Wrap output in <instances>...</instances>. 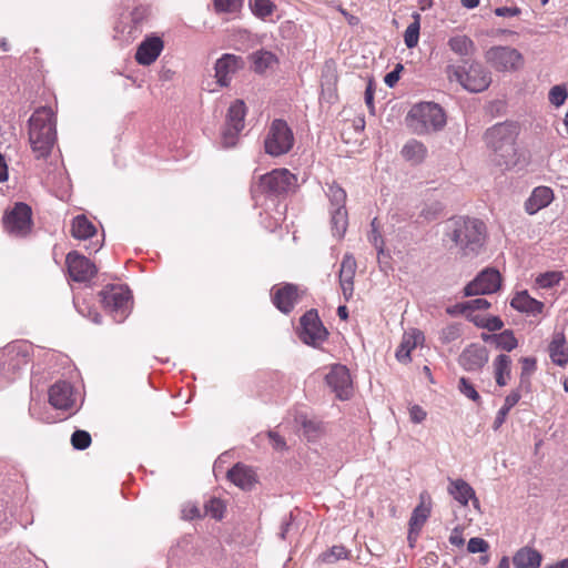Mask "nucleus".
<instances>
[{
	"label": "nucleus",
	"mask_w": 568,
	"mask_h": 568,
	"mask_svg": "<svg viewBox=\"0 0 568 568\" xmlns=\"http://www.w3.org/2000/svg\"><path fill=\"white\" fill-rule=\"evenodd\" d=\"M444 236L454 244L460 255L474 257L484 248L487 229L479 219L455 216L445 222Z\"/></svg>",
	"instance_id": "nucleus-1"
},
{
	"label": "nucleus",
	"mask_w": 568,
	"mask_h": 568,
	"mask_svg": "<svg viewBox=\"0 0 568 568\" xmlns=\"http://www.w3.org/2000/svg\"><path fill=\"white\" fill-rule=\"evenodd\" d=\"M55 139V119L51 108L37 109L29 119V143L36 158H48Z\"/></svg>",
	"instance_id": "nucleus-2"
},
{
	"label": "nucleus",
	"mask_w": 568,
	"mask_h": 568,
	"mask_svg": "<svg viewBox=\"0 0 568 568\" xmlns=\"http://www.w3.org/2000/svg\"><path fill=\"white\" fill-rule=\"evenodd\" d=\"M517 126L513 123H497L485 132V141L494 152L493 161L505 169H511L518 163L515 140Z\"/></svg>",
	"instance_id": "nucleus-3"
},
{
	"label": "nucleus",
	"mask_w": 568,
	"mask_h": 568,
	"mask_svg": "<svg viewBox=\"0 0 568 568\" xmlns=\"http://www.w3.org/2000/svg\"><path fill=\"white\" fill-rule=\"evenodd\" d=\"M406 121L414 133L426 134L442 130L446 124V114L437 103L420 102L410 109Z\"/></svg>",
	"instance_id": "nucleus-4"
},
{
	"label": "nucleus",
	"mask_w": 568,
	"mask_h": 568,
	"mask_svg": "<svg viewBox=\"0 0 568 568\" xmlns=\"http://www.w3.org/2000/svg\"><path fill=\"white\" fill-rule=\"evenodd\" d=\"M446 73L450 81H457L465 90L474 93L485 91L491 83L489 71L475 60L464 65H447Z\"/></svg>",
	"instance_id": "nucleus-5"
},
{
	"label": "nucleus",
	"mask_w": 568,
	"mask_h": 568,
	"mask_svg": "<svg viewBox=\"0 0 568 568\" xmlns=\"http://www.w3.org/2000/svg\"><path fill=\"white\" fill-rule=\"evenodd\" d=\"M296 176L287 169H275L258 178L251 186L252 197L257 201L260 196H281L296 186Z\"/></svg>",
	"instance_id": "nucleus-6"
},
{
	"label": "nucleus",
	"mask_w": 568,
	"mask_h": 568,
	"mask_svg": "<svg viewBox=\"0 0 568 568\" xmlns=\"http://www.w3.org/2000/svg\"><path fill=\"white\" fill-rule=\"evenodd\" d=\"M293 144L294 135L286 121L273 120L264 140L265 152L272 156H280L288 153Z\"/></svg>",
	"instance_id": "nucleus-7"
},
{
	"label": "nucleus",
	"mask_w": 568,
	"mask_h": 568,
	"mask_svg": "<svg viewBox=\"0 0 568 568\" xmlns=\"http://www.w3.org/2000/svg\"><path fill=\"white\" fill-rule=\"evenodd\" d=\"M104 308L113 314L114 321L121 323L128 315L130 291L122 285H110L100 293Z\"/></svg>",
	"instance_id": "nucleus-8"
},
{
	"label": "nucleus",
	"mask_w": 568,
	"mask_h": 568,
	"mask_svg": "<svg viewBox=\"0 0 568 568\" xmlns=\"http://www.w3.org/2000/svg\"><path fill=\"white\" fill-rule=\"evenodd\" d=\"M486 61L499 72H513L524 65L523 54L515 48L496 45L485 53Z\"/></svg>",
	"instance_id": "nucleus-9"
},
{
	"label": "nucleus",
	"mask_w": 568,
	"mask_h": 568,
	"mask_svg": "<svg viewBox=\"0 0 568 568\" xmlns=\"http://www.w3.org/2000/svg\"><path fill=\"white\" fill-rule=\"evenodd\" d=\"M31 207L26 203H17L13 209L3 216L6 231L14 236H24L32 226Z\"/></svg>",
	"instance_id": "nucleus-10"
},
{
	"label": "nucleus",
	"mask_w": 568,
	"mask_h": 568,
	"mask_svg": "<svg viewBox=\"0 0 568 568\" xmlns=\"http://www.w3.org/2000/svg\"><path fill=\"white\" fill-rule=\"evenodd\" d=\"M301 328L298 336L301 341L311 346H317L326 339L327 331L323 326L316 310L307 311L300 320Z\"/></svg>",
	"instance_id": "nucleus-11"
},
{
	"label": "nucleus",
	"mask_w": 568,
	"mask_h": 568,
	"mask_svg": "<svg viewBox=\"0 0 568 568\" xmlns=\"http://www.w3.org/2000/svg\"><path fill=\"white\" fill-rule=\"evenodd\" d=\"M326 385L339 400L348 399L353 394V382L346 366L334 364L325 375Z\"/></svg>",
	"instance_id": "nucleus-12"
},
{
	"label": "nucleus",
	"mask_w": 568,
	"mask_h": 568,
	"mask_svg": "<svg viewBox=\"0 0 568 568\" xmlns=\"http://www.w3.org/2000/svg\"><path fill=\"white\" fill-rule=\"evenodd\" d=\"M500 285L499 272L494 268H486L465 286L464 294L465 296L493 294L499 290Z\"/></svg>",
	"instance_id": "nucleus-13"
},
{
	"label": "nucleus",
	"mask_w": 568,
	"mask_h": 568,
	"mask_svg": "<svg viewBox=\"0 0 568 568\" xmlns=\"http://www.w3.org/2000/svg\"><path fill=\"white\" fill-rule=\"evenodd\" d=\"M65 264L70 277L79 283L90 281L98 272L95 265L89 258L75 251L68 253Z\"/></svg>",
	"instance_id": "nucleus-14"
},
{
	"label": "nucleus",
	"mask_w": 568,
	"mask_h": 568,
	"mask_svg": "<svg viewBox=\"0 0 568 568\" xmlns=\"http://www.w3.org/2000/svg\"><path fill=\"white\" fill-rule=\"evenodd\" d=\"M168 561L171 568H180L186 562L197 561L196 547L194 546L193 537L191 535L181 537L176 544L170 548Z\"/></svg>",
	"instance_id": "nucleus-15"
},
{
	"label": "nucleus",
	"mask_w": 568,
	"mask_h": 568,
	"mask_svg": "<svg viewBox=\"0 0 568 568\" xmlns=\"http://www.w3.org/2000/svg\"><path fill=\"white\" fill-rule=\"evenodd\" d=\"M489 354L485 346L470 344L459 355V365L468 372L480 371L488 362Z\"/></svg>",
	"instance_id": "nucleus-16"
},
{
	"label": "nucleus",
	"mask_w": 568,
	"mask_h": 568,
	"mask_svg": "<svg viewBox=\"0 0 568 568\" xmlns=\"http://www.w3.org/2000/svg\"><path fill=\"white\" fill-rule=\"evenodd\" d=\"M243 67L242 58L225 53L215 62V78L220 87H227L232 77Z\"/></svg>",
	"instance_id": "nucleus-17"
},
{
	"label": "nucleus",
	"mask_w": 568,
	"mask_h": 568,
	"mask_svg": "<svg viewBox=\"0 0 568 568\" xmlns=\"http://www.w3.org/2000/svg\"><path fill=\"white\" fill-rule=\"evenodd\" d=\"M298 300V288L294 284L286 283L281 287L272 288V302L284 314L291 313Z\"/></svg>",
	"instance_id": "nucleus-18"
},
{
	"label": "nucleus",
	"mask_w": 568,
	"mask_h": 568,
	"mask_svg": "<svg viewBox=\"0 0 568 568\" xmlns=\"http://www.w3.org/2000/svg\"><path fill=\"white\" fill-rule=\"evenodd\" d=\"M227 478L242 490L248 491L257 484L256 471L247 465L237 463L227 471Z\"/></svg>",
	"instance_id": "nucleus-19"
},
{
	"label": "nucleus",
	"mask_w": 568,
	"mask_h": 568,
	"mask_svg": "<svg viewBox=\"0 0 568 568\" xmlns=\"http://www.w3.org/2000/svg\"><path fill=\"white\" fill-rule=\"evenodd\" d=\"M49 403L57 409H69L74 403L73 387L70 383L60 381L49 389Z\"/></svg>",
	"instance_id": "nucleus-20"
},
{
	"label": "nucleus",
	"mask_w": 568,
	"mask_h": 568,
	"mask_svg": "<svg viewBox=\"0 0 568 568\" xmlns=\"http://www.w3.org/2000/svg\"><path fill=\"white\" fill-rule=\"evenodd\" d=\"M163 50V41L159 37L146 38L140 43L135 53V60L141 65L153 63Z\"/></svg>",
	"instance_id": "nucleus-21"
},
{
	"label": "nucleus",
	"mask_w": 568,
	"mask_h": 568,
	"mask_svg": "<svg viewBox=\"0 0 568 568\" xmlns=\"http://www.w3.org/2000/svg\"><path fill=\"white\" fill-rule=\"evenodd\" d=\"M447 45L452 52L458 55L464 63L476 52L475 42L466 34H456L448 39Z\"/></svg>",
	"instance_id": "nucleus-22"
},
{
	"label": "nucleus",
	"mask_w": 568,
	"mask_h": 568,
	"mask_svg": "<svg viewBox=\"0 0 568 568\" xmlns=\"http://www.w3.org/2000/svg\"><path fill=\"white\" fill-rule=\"evenodd\" d=\"M554 200V192L548 186L536 187L529 199L525 203V209L528 214H535L539 210L546 207Z\"/></svg>",
	"instance_id": "nucleus-23"
},
{
	"label": "nucleus",
	"mask_w": 568,
	"mask_h": 568,
	"mask_svg": "<svg viewBox=\"0 0 568 568\" xmlns=\"http://www.w3.org/2000/svg\"><path fill=\"white\" fill-rule=\"evenodd\" d=\"M424 341V335L418 329L406 332L396 351V358L400 363H408L410 361V352Z\"/></svg>",
	"instance_id": "nucleus-24"
},
{
	"label": "nucleus",
	"mask_w": 568,
	"mask_h": 568,
	"mask_svg": "<svg viewBox=\"0 0 568 568\" xmlns=\"http://www.w3.org/2000/svg\"><path fill=\"white\" fill-rule=\"evenodd\" d=\"M548 352L554 364L561 367L568 364V346L564 333L554 334Z\"/></svg>",
	"instance_id": "nucleus-25"
},
{
	"label": "nucleus",
	"mask_w": 568,
	"mask_h": 568,
	"mask_svg": "<svg viewBox=\"0 0 568 568\" xmlns=\"http://www.w3.org/2000/svg\"><path fill=\"white\" fill-rule=\"evenodd\" d=\"M510 305L515 310L523 312V313H527L529 315L540 314L544 308V304L541 302L530 297L529 294L527 293V291L517 293L513 297Z\"/></svg>",
	"instance_id": "nucleus-26"
},
{
	"label": "nucleus",
	"mask_w": 568,
	"mask_h": 568,
	"mask_svg": "<svg viewBox=\"0 0 568 568\" xmlns=\"http://www.w3.org/2000/svg\"><path fill=\"white\" fill-rule=\"evenodd\" d=\"M541 559V554L538 550L531 547H523L514 555L513 564L515 568H539Z\"/></svg>",
	"instance_id": "nucleus-27"
},
{
	"label": "nucleus",
	"mask_w": 568,
	"mask_h": 568,
	"mask_svg": "<svg viewBox=\"0 0 568 568\" xmlns=\"http://www.w3.org/2000/svg\"><path fill=\"white\" fill-rule=\"evenodd\" d=\"M246 105L243 100H235L229 108L225 124L231 125L235 131L244 129Z\"/></svg>",
	"instance_id": "nucleus-28"
},
{
	"label": "nucleus",
	"mask_w": 568,
	"mask_h": 568,
	"mask_svg": "<svg viewBox=\"0 0 568 568\" xmlns=\"http://www.w3.org/2000/svg\"><path fill=\"white\" fill-rule=\"evenodd\" d=\"M400 153L406 161L419 164L425 160L427 149L422 142L413 139L403 146Z\"/></svg>",
	"instance_id": "nucleus-29"
},
{
	"label": "nucleus",
	"mask_w": 568,
	"mask_h": 568,
	"mask_svg": "<svg viewBox=\"0 0 568 568\" xmlns=\"http://www.w3.org/2000/svg\"><path fill=\"white\" fill-rule=\"evenodd\" d=\"M432 514V503L422 499V501L413 509L408 527L422 530Z\"/></svg>",
	"instance_id": "nucleus-30"
},
{
	"label": "nucleus",
	"mask_w": 568,
	"mask_h": 568,
	"mask_svg": "<svg viewBox=\"0 0 568 568\" xmlns=\"http://www.w3.org/2000/svg\"><path fill=\"white\" fill-rule=\"evenodd\" d=\"M97 232L95 226L84 216L78 215L72 220L71 234L78 240H87Z\"/></svg>",
	"instance_id": "nucleus-31"
},
{
	"label": "nucleus",
	"mask_w": 568,
	"mask_h": 568,
	"mask_svg": "<svg viewBox=\"0 0 568 568\" xmlns=\"http://www.w3.org/2000/svg\"><path fill=\"white\" fill-rule=\"evenodd\" d=\"M511 358L506 354H500L494 361L495 378L498 386H505L510 378Z\"/></svg>",
	"instance_id": "nucleus-32"
},
{
	"label": "nucleus",
	"mask_w": 568,
	"mask_h": 568,
	"mask_svg": "<svg viewBox=\"0 0 568 568\" xmlns=\"http://www.w3.org/2000/svg\"><path fill=\"white\" fill-rule=\"evenodd\" d=\"M348 215L346 209H331V226L333 235L342 239L347 230Z\"/></svg>",
	"instance_id": "nucleus-33"
},
{
	"label": "nucleus",
	"mask_w": 568,
	"mask_h": 568,
	"mask_svg": "<svg viewBox=\"0 0 568 568\" xmlns=\"http://www.w3.org/2000/svg\"><path fill=\"white\" fill-rule=\"evenodd\" d=\"M521 395L518 389L510 392L506 398L501 408L498 410L495 420L493 423L494 430H497L505 423L509 410L519 402Z\"/></svg>",
	"instance_id": "nucleus-34"
},
{
	"label": "nucleus",
	"mask_w": 568,
	"mask_h": 568,
	"mask_svg": "<svg viewBox=\"0 0 568 568\" xmlns=\"http://www.w3.org/2000/svg\"><path fill=\"white\" fill-rule=\"evenodd\" d=\"M0 362L3 364L1 375L7 381L14 379L17 371L20 368V359L18 354H13L11 351H6L0 355Z\"/></svg>",
	"instance_id": "nucleus-35"
},
{
	"label": "nucleus",
	"mask_w": 568,
	"mask_h": 568,
	"mask_svg": "<svg viewBox=\"0 0 568 568\" xmlns=\"http://www.w3.org/2000/svg\"><path fill=\"white\" fill-rule=\"evenodd\" d=\"M412 18L413 22L406 28L404 33V42L408 49L415 48L418 43L422 20L418 12H413Z\"/></svg>",
	"instance_id": "nucleus-36"
},
{
	"label": "nucleus",
	"mask_w": 568,
	"mask_h": 568,
	"mask_svg": "<svg viewBox=\"0 0 568 568\" xmlns=\"http://www.w3.org/2000/svg\"><path fill=\"white\" fill-rule=\"evenodd\" d=\"M487 338H491V342L496 345L497 348L507 352L513 351L518 345V341L510 329H505L499 334H491V336H487Z\"/></svg>",
	"instance_id": "nucleus-37"
},
{
	"label": "nucleus",
	"mask_w": 568,
	"mask_h": 568,
	"mask_svg": "<svg viewBox=\"0 0 568 568\" xmlns=\"http://www.w3.org/2000/svg\"><path fill=\"white\" fill-rule=\"evenodd\" d=\"M447 491L452 497H476L474 488L460 478L450 480Z\"/></svg>",
	"instance_id": "nucleus-38"
},
{
	"label": "nucleus",
	"mask_w": 568,
	"mask_h": 568,
	"mask_svg": "<svg viewBox=\"0 0 568 568\" xmlns=\"http://www.w3.org/2000/svg\"><path fill=\"white\" fill-rule=\"evenodd\" d=\"M252 59L254 63V70L256 72H264L267 68L276 62L275 54L264 50L253 53Z\"/></svg>",
	"instance_id": "nucleus-39"
},
{
	"label": "nucleus",
	"mask_w": 568,
	"mask_h": 568,
	"mask_svg": "<svg viewBox=\"0 0 568 568\" xmlns=\"http://www.w3.org/2000/svg\"><path fill=\"white\" fill-rule=\"evenodd\" d=\"M327 196L331 202V209H346V192L337 184L328 185Z\"/></svg>",
	"instance_id": "nucleus-40"
},
{
	"label": "nucleus",
	"mask_w": 568,
	"mask_h": 568,
	"mask_svg": "<svg viewBox=\"0 0 568 568\" xmlns=\"http://www.w3.org/2000/svg\"><path fill=\"white\" fill-rule=\"evenodd\" d=\"M225 508L223 499H207L203 505L204 516L220 520L224 516Z\"/></svg>",
	"instance_id": "nucleus-41"
},
{
	"label": "nucleus",
	"mask_w": 568,
	"mask_h": 568,
	"mask_svg": "<svg viewBox=\"0 0 568 568\" xmlns=\"http://www.w3.org/2000/svg\"><path fill=\"white\" fill-rule=\"evenodd\" d=\"M357 263L352 254H345L339 268V280H354L356 274Z\"/></svg>",
	"instance_id": "nucleus-42"
},
{
	"label": "nucleus",
	"mask_w": 568,
	"mask_h": 568,
	"mask_svg": "<svg viewBox=\"0 0 568 568\" xmlns=\"http://www.w3.org/2000/svg\"><path fill=\"white\" fill-rule=\"evenodd\" d=\"M349 551L342 545H335L327 551L323 552L320 558L323 562L334 564L341 559H347Z\"/></svg>",
	"instance_id": "nucleus-43"
},
{
	"label": "nucleus",
	"mask_w": 568,
	"mask_h": 568,
	"mask_svg": "<svg viewBox=\"0 0 568 568\" xmlns=\"http://www.w3.org/2000/svg\"><path fill=\"white\" fill-rule=\"evenodd\" d=\"M250 8L256 17L264 19L273 13L275 6L271 0H250Z\"/></svg>",
	"instance_id": "nucleus-44"
},
{
	"label": "nucleus",
	"mask_w": 568,
	"mask_h": 568,
	"mask_svg": "<svg viewBox=\"0 0 568 568\" xmlns=\"http://www.w3.org/2000/svg\"><path fill=\"white\" fill-rule=\"evenodd\" d=\"M368 240L377 250L378 260H381V257L385 254V250L384 240L378 230V222L376 217L371 222V233L368 235Z\"/></svg>",
	"instance_id": "nucleus-45"
},
{
	"label": "nucleus",
	"mask_w": 568,
	"mask_h": 568,
	"mask_svg": "<svg viewBox=\"0 0 568 568\" xmlns=\"http://www.w3.org/2000/svg\"><path fill=\"white\" fill-rule=\"evenodd\" d=\"M490 306V303L486 298H474L465 303L456 304V308H459L460 313H467L469 311L486 310Z\"/></svg>",
	"instance_id": "nucleus-46"
},
{
	"label": "nucleus",
	"mask_w": 568,
	"mask_h": 568,
	"mask_svg": "<svg viewBox=\"0 0 568 568\" xmlns=\"http://www.w3.org/2000/svg\"><path fill=\"white\" fill-rule=\"evenodd\" d=\"M149 13L145 6H136L130 13L133 26L131 27L129 34H133L138 31V27L144 21Z\"/></svg>",
	"instance_id": "nucleus-47"
},
{
	"label": "nucleus",
	"mask_w": 568,
	"mask_h": 568,
	"mask_svg": "<svg viewBox=\"0 0 568 568\" xmlns=\"http://www.w3.org/2000/svg\"><path fill=\"white\" fill-rule=\"evenodd\" d=\"M241 132L242 131H235L233 126L225 124L222 131V146L225 149L235 146L239 141V135Z\"/></svg>",
	"instance_id": "nucleus-48"
},
{
	"label": "nucleus",
	"mask_w": 568,
	"mask_h": 568,
	"mask_svg": "<svg viewBox=\"0 0 568 568\" xmlns=\"http://www.w3.org/2000/svg\"><path fill=\"white\" fill-rule=\"evenodd\" d=\"M562 278V275L560 272H547L544 274H540L537 277V284L542 288H549L555 285H557Z\"/></svg>",
	"instance_id": "nucleus-49"
},
{
	"label": "nucleus",
	"mask_w": 568,
	"mask_h": 568,
	"mask_svg": "<svg viewBox=\"0 0 568 568\" xmlns=\"http://www.w3.org/2000/svg\"><path fill=\"white\" fill-rule=\"evenodd\" d=\"M71 444L75 449L83 450L91 444V435L85 430H75L71 436Z\"/></svg>",
	"instance_id": "nucleus-50"
},
{
	"label": "nucleus",
	"mask_w": 568,
	"mask_h": 568,
	"mask_svg": "<svg viewBox=\"0 0 568 568\" xmlns=\"http://www.w3.org/2000/svg\"><path fill=\"white\" fill-rule=\"evenodd\" d=\"M549 102L555 106H560L568 98V91L564 85H555L549 91Z\"/></svg>",
	"instance_id": "nucleus-51"
},
{
	"label": "nucleus",
	"mask_w": 568,
	"mask_h": 568,
	"mask_svg": "<svg viewBox=\"0 0 568 568\" xmlns=\"http://www.w3.org/2000/svg\"><path fill=\"white\" fill-rule=\"evenodd\" d=\"M458 390L464 396H466L467 398H469L474 402L480 400V396H479L478 392L475 389L474 385L466 377L459 378Z\"/></svg>",
	"instance_id": "nucleus-52"
},
{
	"label": "nucleus",
	"mask_w": 568,
	"mask_h": 568,
	"mask_svg": "<svg viewBox=\"0 0 568 568\" xmlns=\"http://www.w3.org/2000/svg\"><path fill=\"white\" fill-rule=\"evenodd\" d=\"M442 211H443L442 204L438 202H434L432 204H426L422 209L419 216L423 217L424 220L430 222V221H434L437 217H439V215L442 214Z\"/></svg>",
	"instance_id": "nucleus-53"
},
{
	"label": "nucleus",
	"mask_w": 568,
	"mask_h": 568,
	"mask_svg": "<svg viewBox=\"0 0 568 568\" xmlns=\"http://www.w3.org/2000/svg\"><path fill=\"white\" fill-rule=\"evenodd\" d=\"M242 7V0H214L217 12H236Z\"/></svg>",
	"instance_id": "nucleus-54"
},
{
	"label": "nucleus",
	"mask_w": 568,
	"mask_h": 568,
	"mask_svg": "<svg viewBox=\"0 0 568 568\" xmlns=\"http://www.w3.org/2000/svg\"><path fill=\"white\" fill-rule=\"evenodd\" d=\"M460 336V327L457 324H452L444 327L440 332V341L444 344L452 343L459 338Z\"/></svg>",
	"instance_id": "nucleus-55"
},
{
	"label": "nucleus",
	"mask_w": 568,
	"mask_h": 568,
	"mask_svg": "<svg viewBox=\"0 0 568 568\" xmlns=\"http://www.w3.org/2000/svg\"><path fill=\"white\" fill-rule=\"evenodd\" d=\"M204 516V511L196 505L187 503L182 508V518L185 520H193Z\"/></svg>",
	"instance_id": "nucleus-56"
},
{
	"label": "nucleus",
	"mask_w": 568,
	"mask_h": 568,
	"mask_svg": "<svg viewBox=\"0 0 568 568\" xmlns=\"http://www.w3.org/2000/svg\"><path fill=\"white\" fill-rule=\"evenodd\" d=\"M488 549L489 544L480 537L470 538L467 545V550L470 554L486 552Z\"/></svg>",
	"instance_id": "nucleus-57"
},
{
	"label": "nucleus",
	"mask_w": 568,
	"mask_h": 568,
	"mask_svg": "<svg viewBox=\"0 0 568 568\" xmlns=\"http://www.w3.org/2000/svg\"><path fill=\"white\" fill-rule=\"evenodd\" d=\"M521 375L520 379L524 383L536 369V359L534 357H523L521 361Z\"/></svg>",
	"instance_id": "nucleus-58"
},
{
	"label": "nucleus",
	"mask_w": 568,
	"mask_h": 568,
	"mask_svg": "<svg viewBox=\"0 0 568 568\" xmlns=\"http://www.w3.org/2000/svg\"><path fill=\"white\" fill-rule=\"evenodd\" d=\"M475 323H476V325L483 326L490 332L499 331L504 326L503 321L498 316H490L485 321V323H478V322H475Z\"/></svg>",
	"instance_id": "nucleus-59"
},
{
	"label": "nucleus",
	"mask_w": 568,
	"mask_h": 568,
	"mask_svg": "<svg viewBox=\"0 0 568 568\" xmlns=\"http://www.w3.org/2000/svg\"><path fill=\"white\" fill-rule=\"evenodd\" d=\"M426 415V412L419 405H414L409 408L410 420L415 424L422 423Z\"/></svg>",
	"instance_id": "nucleus-60"
},
{
	"label": "nucleus",
	"mask_w": 568,
	"mask_h": 568,
	"mask_svg": "<svg viewBox=\"0 0 568 568\" xmlns=\"http://www.w3.org/2000/svg\"><path fill=\"white\" fill-rule=\"evenodd\" d=\"M402 70H403V65L397 64L393 71H390L389 73H387L385 75L384 81L389 88H393L398 82L399 73Z\"/></svg>",
	"instance_id": "nucleus-61"
},
{
	"label": "nucleus",
	"mask_w": 568,
	"mask_h": 568,
	"mask_svg": "<svg viewBox=\"0 0 568 568\" xmlns=\"http://www.w3.org/2000/svg\"><path fill=\"white\" fill-rule=\"evenodd\" d=\"M268 438L274 449L284 450L287 448L284 438L276 432H268Z\"/></svg>",
	"instance_id": "nucleus-62"
},
{
	"label": "nucleus",
	"mask_w": 568,
	"mask_h": 568,
	"mask_svg": "<svg viewBox=\"0 0 568 568\" xmlns=\"http://www.w3.org/2000/svg\"><path fill=\"white\" fill-rule=\"evenodd\" d=\"M494 12L498 17H516L520 14L521 10L518 7H498Z\"/></svg>",
	"instance_id": "nucleus-63"
},
{
	"label": "nucleus",
	"mask_w": 568,
	"mask_h": 568,
	"mask_svg": "<svg viewBox=\"0 0 568 568\" xmlns=\"http://www.w3.org/2000/svg\"><path fill=\"white\" fill-rule=\"evenodd\" d=\"M339 286L346 301H348L354 293V280H339Z\"/></svg>",
	"instance_id": "nucleus-64"
}]
</instances>
